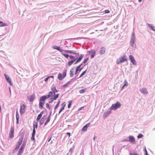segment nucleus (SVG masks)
<instances>
[{
	"label": "nucleus",
	"instance_id": "obj_26",
	"mask_svg": "<svg viewBox=\"0 0 155 155\" xmlns=\"http://www.w3.org/2000/svg\"><path fill=\"white\" fill-rule=\"evenodd\" d=\"M84 54H81L79 58L77 59V60L80 62L82 59L83 57H84Z\"/></svg>",
	"mask_w": 155,
	"mask_h": 155
},
{
	"label": "nucleus",
	"instance_id": "obj_38",
	"mask_svg": "<svg viewBox=\"0 0 155 155\" xmlns=\"http://www.w3.org/2000/svg\"><path fill=\"white\" fill-rule=\"evenodd\" d=\"M16 119H19V114H18V112L17 110V111L16 112Z\"/></svg>",
	"mask_w": 155,
	"mask_h": 155
},
{
	"label": "nucleus",
	"instance_id": "obj_35",
	"mask_svg": "<svg viewBox=\"0 0 155 155\" xmlns=\"http://www.w3.org/2000/svg\"><path fill=\"white\" fill-rule=\"evenodd\" d=\"M71 104H72V101H69V103H68V108H70L71 107Z\"/></svg>",
	"mask_w": 155,
	"mask_h": 155
},
{
	"label": "nucleus",
	"instance_id": "obj_47",
	"mask_svg": "<svg viewBox=\"0 0 155 155\" xmlns=\"http://www.w3.org/2000/svg\"><path fill=\"white\" fill-rule=\"evenodd\" d=\"M46 107L49 109H50V107L49 106V105L48 103H47L46 104Z\"/></svg>",
	"mask_w": 155,
	"mask_h": 155
},
{
	"label": "nucleus",
	"instance_id": "obj_3",
	"mask_svg": "<svg viewBox=\"0 0 155 155\" xmlns=\"http://www.w3.org/2000/svg\"><path fill=\"white\" fill-rule=\"evenodd\" d=\"M66 73L67 70L66 69L64 70L62 75L61 74L59 73V74H58V79L60 80H62L64 78L66 77Z\"/></svg>",
	"mask_w": 155,
	"mask_h": 155
},
{
	"label": "nucleus",
	"instance_id": "obj_57",
	"mask_svg": "<svg viewBox=\"0 0 155 155\" xmlns=\"http://www.w3.org/2000/svg\"><path fill=\"white\" fill-rule=\"evenodd\" d=\"M49 78H48V77H47V78H46L45 79V80H44L45 81V82H47V81H48V79H49Z\"/></svg>",
	"mask_w": 155,
	"mask_h": 155
},
{
	"label": "nucleus",
	"instance_id": "obj_37",
	"mask_svg": "<svg viewBox=\"0 0 155 155\" xmlns=\"http://www.w3.org/2000/svg\"><path fill=\"white\" fill-rule=\"evenodd\" d=\"M41 117H42V115L41 114H39L38 115V117L37 118L36 120L37 121H38L41 118Z\"/></svg>",
	"mask_w": 155,
	"mask_h": 155
},
{
	"label": "nucleus",
	"instance_id": "obj_45",
	"mask_svg": "<svg viewBox=\"0 0 155 155\" xmlns=\"http://www.w3.org/2000/svg\"><path fill=\"white\" fill-rule=\"evenodd\" d=\"M88 59H89V58L88 57L86 58L84 60V61L83 62V63L84 64L85 63L87 62V61L88 60Z\"/></svg>",
	"mask_w": 155,
	"mask_h": 155
},
{
	"label": "nucleus",
	"instance_id": "obj_53",
	"mask_svg": "<svg viewBox=\"0 0 155 155\" xmlns=\"http://www.w3.org/2000/svg\"><path fill=\"white\" fill-rule=\"evenodd\" d=\"M130 155H138V154L136 153H130Z\"/></svg>",
	"mask_w": 155,
	"mask_h": 155
},
{
	"label": "nucleus",
	"instance_id": "obj_9",
	"mask_svg": "<svg viewBox=\"0 0 155 155\" xmlns=\"http://www.w3.org/2000/svg\"><path fill=\"white\" fill-rule=\"evenodd\" d=\"M35 95L34 94H33L31 95H28L27 96V98L28 101L30 102H33L35 99Z\"/></svg>",
	"mask_w": 155,
	"mask_h": 155
},
{
	"label": "nucleus",
	"instance_id": "obj_63",
	"mask_svg": "<svg viewBox=\"0 0 155 155\" xmlns=\"http://www.w3.org/2000/svg\"><path fill=\"white\" fill-rule=\"evenodd\" d=\"M129 141V140H127V139H124V140H123L122 141L123 142H125V141Z\"/></svg>",
	"mask_w": 155,
	"mask_h": 155
},
{
	"label": "nucleus",
	"instance_id": "obj_31",
	"mask_svg": "<svg viewBox=\"0 0 155 155\" xmlns=\"http://www.w3.org/2000/svg\"><path fill=\"white\" fill-rule=\"evenodd\" d=\"M87 88H85L84 89H82L79 90V93L81 94H82L84 93L86 91Z\"/></svg>",
	"mask_w": 155,
	"mask_h": 155
},
{
	"label": "nucleus",
	"instance_id": "obj_13",
	"mask_svg": "<svg viewBox=\"0 0 155 155\" xmlns=\"http://www.w3.org/2000/svg\"><path fill=\"white\" fill-rule=\"evenodd\" d=\"M52 48L53 49L57 50L61 52H62L63 51H64L63 49L61 48L59 46H58L55 45L54 46H53Z\"/></svg>",
	"mask_w": 155,
	"mask_h": 155
},
{
	"label": "nucleus",
	"instance_id": "obj_33",
	"mask_svg": "<svg viewBox=\"0 0 155 155\" xmlns=\"http://www.w3.org/2000/svg\"><path fill=\"white\" fill-rule=\"evenodd\" d=\"M87 71V70L83 71L80 75L78 78H80L84 75L86 73Z\"/></svg>",
	"mask_w": 155,
	"mask_h": 155
},
{
	"label": "nucleus",
	"instance_id": "obj_50",
	"mask_svg": "<svg viewBox=\"0 0 155 155\" xmlns=\"http://www.w3.org/2000/svg\"><path fill=\"white\" fill-rule=\"evenodd\" d=\"M77 56H75V57H74L72 55H70V56H69V57L70 58V59H74V58L76 57Z\"/></svg>",
	"mask_w": 155,
	"mask_h": 155
},
{
	"label": "nucleus",
	"instance_id": "obj_15",
	"mask_svg": "<svg viewBox=\"0 0 155 155\" xmlns=\"http://www.w3.org/2000/svg\"><path fill=\"white\" fill-rule=\"evenodd\" d=\"M90 125V123H89L86 124L82 128V131L85 132L87 130V127H89Z\"/></svg>",
	"mask_w": 155,
	"mask_h": 155
},
{
	"label": "nucleus",
	"instance_id": "obj_20",
	"mask_svg": "<svg viewBox=\"0 0 155 155\" xmlns=\"http://www.w3.org/2000/svg\"><path fill=\"white\" fill-rule=\"evenodd\" d=\"M147 25L151 30L155 31V28L152 24L147 23Z\"/></svg>",
	"mask_w": 155,
	"mask_h": 155
},
{
	"label": "nucleus",
	"instance_id": "obj_55",
	"mask_svg": "<svg viewBox=\"0 0 155 155\" xmlns=\"http://www.w3.org/2000/svg\"><path fill=\"white\" fill-rule=\"evenodd\" d=\"M50 117H48L46 121H47V122H49L50 121Z\"/></svg>",
	"mask_w": 155,
	"mask_h": 155
},
{
	"label": "nucleus",
	"instance_id": "obj_18",
	"mask_svg": "<svg viewBox=\"0 0 155 155\" xmlns=\"http://www.w3.org/2000/svg\"><path fill=\"white\" fill-rule=\"evenodd\" d=\"M46 115L44 116L41 119L40 121V124L42 125L45 121L46 119Z\"/></svg>",
	"mask_w": 155,
	"mask_h": 155
},
{
	"label": "nucleus",
	"instance_id": "obj_52",
	"mask_svg": "<svg viewBox=\"0 0 155 155\" xmlns=\"http://www.w3.org/2000/svg\"><path fill=\"white\" fill-rule=\"evenodd\" d=\"M144 151L145 152V155H149L148 154V152H147V151L146 149V148H145Z\"/></svg>",
	"mask_w": 155,
	"mask_h": 155
},
{
	"label": "nucleus",
	"instance_id": "obj_7",
	"mask_svg": "<svg viewBox=\"0 0 155 155\" xmlns=\"http://www.w3.org/2000/svg\"><path fill=\"white\" fill-rule=\"evenodd\" d=\"M4 75L5 77L6 81L10 85L12 86L13 83L10 77L6 75V74H5Z\"/></svg>",
	"mask_w": 155,
	"mask_h": 155
},
{
	"label": "nucleus",
	"instance_id": "obj_64",
	"mask_svg": "<svg viewBox=\"0 0 155 155\" xmlns=\"http://www.w3.org/2000/svg\"><path fill=\"white\" fill-rule=\"evenodd\" d=\"M83 107H81L80 108L78 109V110L79 111V110H81Z\"/></svg>",
	"mask_w": 155,
	"mask_h": 155
},
{
	"label": "nucleus",
	"instance_id": "obj_44",
	"mask_svg": "<svg viewBox=\"0 0 155 155\" xmlns=\"http://www.w3.org/2000/svg\"><path fill=\"white\" fill-rule=\"evenodd\" d=\"M64 109V108L63 107H61L59 110L58 115H59L60 114L61 112H62V111Z\"/></svg>",
	"mask_w": 155,
	"mask_h": 155
},
{
	"label": "nucleus",
	"instance_id": "obj_36",
	"mask_svg": "<svg viewBox=\"0 0 155 155\" xmlns=\"http://www.w3.org/2000/svg\"><path fill=\"white\" fill-rule=\"evenodd\" d=\"M71 82V81H70L68 82H67L66 84H65L63 85L62 86V87H65L67 86L68 84L70 83V82Z\"/></svg>",
	"mask_w": 155,
	"mask_h": 155
},
{
	"label": "nucleus",
	"instance_id": "obj_56",
	"mask_svg": "<svg viewBox=\"0 0 155 155\" xmlns=\"http://www.w3.org/2000/svg\"><path fill=\"white\" fill-rule=\"evenodd\" d=\"M116 63L117 64H119L120 63H121L120 62V60H119V59H117V61H116Z\"/></svg>",
	"mask_w": 155,
	"mask_h": 155
},
{
	"label": "nucleus",
	"instance_id": "obj_10",
	"mask_svg": "<svg viewBox=\"0 0 155 155\" xmlns=\"http://www.w3.org/2000/svg\"><path fill=\"white\" fill-rule=\"evenodd\" d=\"M129 58L131 62L134 65H136L137 64L135 60L134 57L132 55H129Z\"/></svg>",
	"mask_w": 155,
	"mask_h": 155
},
{
	"label": "nucleus",
	"instance_id": "obj_59",
	"mask_svg": "<svg viewBox=\"0 0 155 155\" xmlns=\"http://www.w3.org/2000/svg\"><path fill=\"white\" fill-rule=\"evenodd\" d=\"M76 60V61L74 63V64H76L78 63L79 62L77 60Z\"/></svg>",
	"mask_w": 155,
	"mask_h": 155
},
{
	"label": "nucleus",
	"instance_id": "obj_8",
	"mask_svg": "<svg viewBox=\"0 0 155 155\" xmlns=\"http://www.w3.org/2000/svg\"><path fill=\"white\" fill-rule=\"evenodd\" d=\"M25 143H24V142L23 144L21 145V148L19 150L17 155H20L23 152V150L25 146Z\"/></svg>",
	"mask_w": 155,
	"mask_h": 155
},
{
	"label": "nucleus",
	"instance_id": "obj_17",
	"mask_svg": "<svg viewBox=\"0 0 155 155\" xmlns=\"http://www.w3.org/2000/svg\"><path fill=\"white\" fill-rule=\"evenodd\" d=\"M111 111H108L107 112H104L103 114V118H106L107 116L111 113Z\"/></svg>",
	"mask_w": 155,
	"mask_h": 155
},
{
	"label": "nucleus",
	"instance_id": "obj_2",
	"mask_svg": "<svg viewBox=\"0 0 155 155\" xmlns=\"http://www.w3.org/2000/svg\"><path fill=\"white\" fill-rule=\"evenodd\" d=\"M136 39V38L133 32L131 35V38L130 40V44L131 46L133 48H135L136 45L134 44V41Z\"/></svg>",
	"mask_w": 155,
	"mask_h": 155
},
{
	"label": "nucleus",
	"instance_id": "obj_54",
	"mask_svg": "<svg viewBox=\"0 0 155 155\" xmlns=\"http://www.w3.org/2000/svg\"><path fill=\"white\" fill-rule=\"evenodd\" d=\"M104 12H105V13H108L110 12V11L108 10H105Z\"/></svg>",
	"mask_w": 155,
	"mask_h": 155
},
{
	"label": "nucleus",
	"instance_id": "obj_1",
	"mask_svg": "<svg viewBox=\"0 0 155 155\" xmlns=\"http://www.w3.org/2000/svg\"><path fill=\"white\" fill-rule=\"evenodd\" d=\"M121 103L119 101H117L115 103L113 104L109 108L110 110H116L117 109L120 107L121 106Z\"/></svg>",
	"mask_w": 155,
	"mask_h": 155
},
{
	"label": "nucleus",
	"instance_id": "obj_23",
	"mask_svg": "<svg viewBox=\"0 0 155 155\" xmlns=\"http://www.w3.org/2000/svg\"><path fill=\"white\" fill-rule=\"evenodd\" d=\"M45 102L40 101L39 104V107L40 109H42L43 107Z\"/></svg>",
	"mask_w": 155,
	"mask_h": 155
},
{
	"label": "nucleus",
	"instance_id": "obj_12",
	"mask_svg": "<svg viewBox=\"0 0 155 155\" xmlns=\"http://www.w3.org/2000/svg\"><path fill=\"white\" fill-rule=\"evenodd\" d=\"M129 141L131 143H135V140L133 136H130L129 137Z\"/></svg>",
	"mask_w": 155,
	"mask_h": 155
},
{
	"label": "nucleus",
	"instance_id": "obj_16",
	"mask_svg": "<svg viewBox=\"0 0 155 155\" xmlns=\"http://www.w3.org/2000/svg\"><path fill=\"white\" fill-rule=\"evenodd\" d=\"M140 90L141 93L143 94H147L148 93L147 90L145 88L140 89Z\"/></svg>",
	"mask_w": 155,
	"mask_h": 155
},
{
	"label": "nucleus",
	"instance_id": "obj_51",
	"mask_svg": "<svg viewBox=\"0 0 155 155\" xmlns=\"http://www.w3.org/2000/svg\"><path fill=\"white\" fill-rule=\"evenodd\" d=\"M62 107H63L64 108L65 106H66V103L65 102H64L63 103L61 104Z\"/></svg>",
	"mask_w": 155,
	"mask_h": 155
},
{
	"label": "nucleus",
	"instance_id": "obj_22",
	"mask_svg": "<svg viewBox=\"0 0 155 155\" xmlns=\"http://www.w3.org/2000/svg\"><path fill=\"white\" fill-rule=\"evenodd\" d=\"M81 71V68H79V67H77L76 68V70L75 72V74H77L78 72L79 71L80 72Z\"/></svg>",
	"mask_w": 155,
	"mask_h": 155
},
{
	"label": "nucleus",
	"instance_id": "obj_6",
	"mask_svg": "<svg viewBox=\"0 0 155 155\" xmlns=\"http://www.w3.org/2000/svg\"><path fill=\"white\" fill-rule=\"evenodd\" d=\"M14 127L13 126H11L9 134V137L13 138L14 137Z\"/></svg>",
	"mask_w": 155,
	"mask_h": 155
},
{
	"label": "nucleus",
	"instance_id": "obj_40",
	"mask_svg": "<svg viewBox=\"0 0 155 155\" xmlns=\"http://www.w3.org/2000/svg\"><path fill=\"white\" fill-rule=\"evenodd\" d=\"M96 52L95 51H94L93 53L91 55V58H93L95 55Z\"/></svg>",
	"mask_w": 155,
	"mask_h": 155
},
{
	"label": "nucleus",
	"instance_id": "obj_61",
	"mask_svg": "<svg viewBox=\"0 0 155 155\" xmlns=\"http://www.w3.org/2000/svg\"><path fill=\"white\" fill-rule=\"evenodd\" d=\"M68 135L69 137L71 136V133L70 132H67L66 133Z\"/></svg>",
	"mask_w": 155,
	"mask_h": 155
},
{
	"label": "nucleus",
	"instance_id": "obj_30",
	"mask_svg": "<svg viewBox=\"0 0 155 155\" xmlns=\"http://www.w3.org/2000/svg\"><path fill=\"white\" fill-rule=\"evenodd\" d=\"M60 103V101H58V103H57V104H56V105H55V106L54 107V113L55 112V110H56V109L57 108V107L59 106Z\"/></svg>",
	"mask_w": 155,
	"mask_h": 155
},
{
	"label": "nucleus",
	"instance_id": "obj_46",
	"mask_svg": "<svg viewBox=\"0 0 155 155\" xmlns=\"http://www.w3.org/2000/svg\"><path fill=\"white\" fill-rule=\"evenodd\" d=\"M73 62H72L71 61V60L70 61H69L68 62V65L69 66H70L73 64Z\"/></svg>",
	"mask_w": 155,
	"mask_h": 155
},
{
	"label": "nucleus",
	"instance_id": "obj_62",
	"mask_svg": "<svg viewBox=\"0 0 155 155\" xmlns=\"http://www.w3.org/2000/svg\"><path fill=\"white\" fill-rule=\"evenodd\" d=\"M51 113H52V112L51 111L50 112V114L48 116V117H50L51 115Z\"/></svg>",
	"mask_w": 155,
	"mask_h": 155
},
{
	"label": "nucleus",
	"instance_id": "obj_25",
	"mask_svg": "<svg viewBox=\"0 0 155 155\" xmlns=\"http://www.w3.org/2000/svg\"><path fill=\"white\" fill-rule=\"evenodd\" d=\"M7 24L6 23H4L2 21H0V27L7 26Z\"/></svg>",
	"mask_w": 155,
	"mask_h": 155
},
{
	"label": "nucleus",
	"instance_id": "obj_34",
	"mask_svg": "<svg viewBox=\"0 0 155 155\" xmlns=\"http://www.w3.org/2000/svg\"><path fill=\"white\" fill-rule=\"evenodd\" d=\"M61 54L62 55L64 56L66 58H68L69 57V55L67 54H65L64 53H62Z\"/></svg>",
	"mask_w": 155,
	"mask_h": 155
},
{
	"label": "nucleus",
	"instance_id": "obj_49",
	"mask_svg": "<svg viewBox=\"0 0 155 155\" xmlns=\"http://www.w3.org/2000/svg\"><path fill=\"white\" fill-rule=\"evenodd\" d=\"M78 57H76L74 58V59H73L71 60L73 62H74L77 59Z\"/></svg>",
	"mask_w": 155,
	"mask_h": 155
},
{
	"label": "nucleus",
	"instance_id": "obj_48",
	"mask_svg": "<svg viewBox=\"0 0 155 155\" xmlns=\"http://www.w3.org/2000/svg\"><path fill=\"white\" fill-rule=\"evenodd\" d=\"M35 135H32L31 137V140H35Z\"/></svg>",
	"mask_w": 155,
	"mask_h": 155
},
{
	"label": "nucleus",
	"instance_id": "obj_11",
	"mask_svg": "<svg viewBox=\"0 0 155 155\" xmlns=\"http://www.w3.org/2000/svg\"><path fill=\"white\" fill-rule=\"evenodd\" d=\"M59 95V94H57L55 96H54L53 98L51 97L50 99V101L48 102L49 103H51L53 102L54 100H56L57 98H58Z\"/></svg>",
	"mask_w": 155,
	"mask_h": 155
},
{
	"label": "nucleus",
	"instance_id": "obj_58",
	"mask_svg": "<svg viewBox=\"0 0 155 155\" xmlns=\"http://www.w3.org/2000/svg\"><path fill=\"white\" fill-rule=\"evenodd\" d=\"M77 79V78L76 77H74V78H73V79H72L71 81L74 80V81H76Z\"/></svg>",
	"mask_w": 155,
	"mask_h": 155
},
{
	"label": "nucleus",
	"instance_id": "obj_21",
	"mask_svg": "<svg viewBox=\"0 0 155 155\" xmlns=\"http://www.w3.org/2000/svg\"><path fill=\"white\" fill-rule=\"evenodd\" d=\"M64 51L65 53L69 54V53H72V54H76V51H70V50H64Z\"/></svg>",
	"mask_w": 155,
	"mask_h": 155
},
{
	"label": "nucleus",
	"instance_id": "obj_29",
	"mask_svg": "<svg viewBox=\"0 0 155 155\" xmlns=\"http://www.w3.org/2000/svg\"><path fill=\"white\" fill-rule=\"evenodd\" d=\"M45 100L46 99H45V97H44V96H41L40 98V101L44 102H45Z\"/></svg>",
	"mask_w": 155,
	"mask_h": 155
},
{
	"label": "nucleus",
	"instance_id": "obj_19",
	"mask_svg": "<svg viewBox=\"0 0 155 155\" xmlns=\"http://www.w3.org/2000/svg\"><path fill=\"white\" fill-rule=\"evenodd\" d=\"M74 68H72L71 69L70 72V76L71 77H72L74 75Z\"/></svg>",
	"mask_w": 155,
	"mask_h": 155
},
{
	"label": "nucleus",
	"instance_id": "obj_28",
	"mask_svg": "<svg viewBox=\"0 0 155 155\" xmlns=\"http://www.w3.org/2000/svg\"><path fill=\"white\" fill-rule=\"evenodd\" d=\"M49 93L51 97V98H53L54 96H55L56 95L55 93H54V94L53 92L52 91L49 92Z\"/></svg>",
	"mask_w": 155,
	"mask_h": 155
},
{
	"label": "nucleus",
	"instance_id": "obj_5",
	"mask_svg": "<svg viewBox=\"0 0 155 155\" xmlns=\"http://www.w3.org/2000/svg\"><path fill=\"white\" fill-rule=\"evenodd\" d=\"M23 139V136H22L21 138H19L18 141V144L16 145V147L15 148V150H17L19 149L20 145L22 143Z\"/></svg>",
	"mask_w": 155,
	"mask_h": 155
},
{
	"label": "nucleus",
	"instance_id": "obj_24",
	"mask_svg": "<svg viewBox=\"0 0 155 155\" xmlns=\"http://www.w3.org/2000/svg\"><path fill=\"white\" fill-rule=\"evenodd\" d=\"M105 50L104 48H103V47L101 48L100 51V54H104L105 53Z\"/></svg>",
	"mask_w": 155,
	"mask_h": 155
},
{
	"label": "nucleus",
	"instance_id": "obj_32",
	"mask_svg": "<svg viewBox=\"0 0 155 155\" xmlns=\"http://www.w3.org/2000/svg\"><path fill=\"white\" fill-rule=\"evenodd\" d=\"M124 84L123 85V86L122 87L121 90L123 89L125 86H127L128 85V83L126 80L124 81Z\"/></svg>",
	"mask_w": 155,
	"mask_h": 155
},
{
	"label": "nucleus",
	"instance_id": "obj_39",
	"mask_svg": "<svg viewBox=\"0 0 155 155\" xmlns=\"http://www.w3.org/2000/svg\"><path fill=\"white\" fill-rule=\"evenodd\" d=\"M143 137V135L142 134H139L137 136V137L138 139H140L142 138Z\"/></svg>",
	"mask_w": 155,
	"mask_h": 155
},
{
	"label": "nucleus",
	"instance_id": "obj_60",
	"mask_svg": "<svg viewBox=\"0 0 155 155\" xmlns=\"http://www.w3.org/2000/svg\"><path fill=\"white\" fill-rule=\"evenodd\" d=\"M44 112H45V111L43 110L41 112V113H40V114H41L42 116V114H43Z\"/></svg>",
	"mask_w": 155,
	"mask_h": 155
},
{
	"label": "nucleus",
	"instance_id": "obj_43",
	"mask_svg": "<svg viewBox=\"0 0 155 155\" xmlns=\"http://www.w3.org/2000/svg\"><path fill=\"white\" fill-rule=\"evenodd\" d=\"M35 124H34L33 126L34 127L35 126V128L37 129L38 126V122H35Z\"/></svg>",
	"mask_w": 155,
	"mask_h": 155
},
{
	"label": "nucleus",
	"instance_id": "obj_4",
	"mask_svg": "<svg viewBox=\"0 0 155 155\" xmlns=\"http://www.w3.org/2000/svg\"><path fill=\"white\" fill-rule=\"evenodd\" d=\"M26 106L25 104H21L20 112L21 115L24 114L25 111Z\"/></svg>",
	"mask_w": 155,
	"mask_h": 155
},
{
	"label": "nucleus",
	"instance_id": "obj_41",
	"mask_svg": "<svg viewBox=\"0 0 155 155\" xmlns=\"http://www.w3.org/2000/svg\"><path fill=\"white\" fill-rule=\"evenodd\" d=\"M44 97H45V98L46 99L47 98H48L51 97L49 93L48 94L46 95H44Z\"/></svg>",
	"mask_w": 155,
	"mask_h": 155
},
{
	"label": "nucleus",
	"instance_id": "obj_42",
	"mask_svg": "<svg viewBox=\"0 0 155 155\" xmlns=\"http://www.w3.org/2000/svg\"><path fill=\"white\" fill-rule=\"evenodd\" d=\"M35 127L34 126V127L33 128L32 135H35Z\"/></svg>",
	"mask_w": 155,
	"mask_h": 155
},
{
	"label": "nucleus",
	"instance_id": "obj_14",
	"mask_svg": "<svg viewBox=\"0 0 155 155\" xmlns=\"http://www.w3.org/2000/svg\"><path fill=\"white\" fill-rule=\"evenodd\" d=\"M120 62L122 63L127 61L126 56L124 55L122 57H120L119 58Z\"/></svg>",
	"mask_w": 155,
	"mask_h": 155
},
{
	"label": "nucleus",
	"instance_id": "obj_27",
	"mask_svg": "<svg viewBox=\"0 0 155 155\" xmlns=\"http://www.w3.org/2000/svg\"><path fill=\"white\" fill-rule=\"evenodd\" d=\"M51 90L53 92L54 94V93H55L58 91L56 89L55 87H52L51 89Z\"/></svg>",
	"mask_w": 155,
	"mask_h": 155
}]
</instances>
